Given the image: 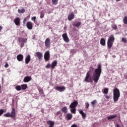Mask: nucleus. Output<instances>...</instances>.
Returning a JSON list of instances; mask_svg holds the SVG:
<instances>
[{"label": "nucleus", "mask_w": 127, "mask_h": 127, "mask_svg": "<svg viewBox=\"0 0 127 127\" xmlns=\"http://www.w3.org/2000/svg\"><path fill=\"white\" fill-rule=\"evenodd\" d=\"M31 20H32V21H34V22H35V20H36V17L35 16L32 17L31 18Z\"/></svg>", "instance_id": "obj_41"}, {"label": "nucleus", "mask_w": 127, "mask_h": 127, "mask_svg": "<svg viewBox=\"0 0 127 127\" xmlns=\"http://www.w3.org/2000/svg\"><path fill=\"white\" fill-rule=\"evenodd\" d=\"M51 67V64H48L46 66V68H47V69H49V68H50Z\"/></svg>", "instance_id": "obj_42"}, {"label": "nucleus", "mask_w": 127, "mask_h": 127, "mask_svg": "<svg viewBox=\"0 0 127 127\" xmlns=\"http://www.w3.org/2000/svg\"><path fill=\"white\" fill-rule=\"evenodd\" d=\"M113 57L114 58H116V56H113Z\"/></svg>", "instance_id": "obj_47"}, {"label": "nucleus", "mask_w": 127, "mask_h": 127, "mask_svg": "<svg viewBox=\"0 0 127 127\" xmlns=\"http://www.w3.org/2000/svg\"><path fill=\"white\" fill-rule=\"evenodd\" d=\"M115 41V37L114 35H111L107 41V47L108 49H111L113 47L114 42Z\"/></svg>", "instance_id": "obj_3"}, {"label": "nucleus", "mask_w": 127, "mask_h": 127, "mask_svg": "<svg viewBox=\"0 0 127 127\" xmlns=\"http://www.w3.org/2000/svg\"><path fill=\"white\" fill-rule=\"evenodd\" d=\"M14 23L17 26H20V18L16 17L13 20Z\"/></svg>", "instance_id": "obj_8"}, {"label": "nucleus", "mask_w": 127, "mask_h": 127, "mask_svg": "<svg viewBox=\"0 0 127 127\" xmlns=\"http://www.w3.org/2000/svg\"><path fill=\"white\" fill-rule=\"evenodd\" d=\"M47 125H49V127H53L55 125V123H54V122L52 121H48L47 122Z\"/></svg>", "instance_id": "obj_19"}, {"label": "nucleus", "mask_w": 127, "mask_h": 127, "mask_svg": "<svg viewBox=\"0 0 127 127\" xmlns=\"http://www.w3.org/2000/svg\"><path fill=\"white\" fill-rule=\"evenodd\" d=\"M53 4H55V5L58 3V0H52Z\"/></svg>", "instance_id": "obj_38"}, {"label": "nucleus", "mask_w": 127, "mask_h": 127, "mask_svg": "<svg viewBox=\"0 0 127 127\" xmlns=\"http://www.w3.org/2000/svg\"><path fill=\"white\" fill-rule=\"evenodd\" d=\"M98 102L96 100H94L92 102H91V106L93 108H95L96 107V104H97Z\"/></svg>", "instance_id": "obj_26"}, {"label": "nucleus", "mask_w": 127, "mask_h": 127, "mask_svg": "<svg viewBox=\"0 0 127 127\" xmlns=\"http://www.w3.org/2000/svg\"><path fill=\"white\" fill-rule=\"evenodd\" d=\"M26 26L28 29H29L30 30H31V29L33 28V25L32 24V22L31 21H28L27 22Z\"/></svg>", "instance_id": "obj_11"}, {"label": "nucleus", "mask_w": 127, "mask_h": 127, "mask_svg": "<svg viewBox=\"0 0 127 127\" xmlns=\"http://www.w3.org/2000/svg\"><path fill=\"white\" fill-rule=\"evenodd\" d=\"M121 0H116V1H120Z\"/></svg>", "instance_id": "obj_48"}, {"label": "nucleus", "mask_w": 127, "mask_h": 127, "mask_svg": "<svg viewBox=\"0 0 127 127\" xmlns=\"http://www.w3.org/2000/svg\"><path fill=\"white\" fill-rule=\"evenodd\" d=\"M90 106V104H89V103L86 102L85 103V108L87 109H89V107Z\"/></svg>", "instance_id": "obj_39"}, {"label": "nucleus", "mask_w": 127, "mask_h": 127, "mask_svg": "<svg viewBox=\"0 0 127 127\" xmlns=\"http://www.w3.org/2000/svg\"><path fill=\"white\" fill-rule=\"evenodd\" d=\"M27 39H24L23 38H19L18 41L20 43V46L21 48L24 46V43L26 42Z\"/></svg>", "instance_id": "obj_6"}, {"label": "nucleus", "mask_w": 127, "mask_h": 127, "mask_svg": "<svg viewBox=\"0 0 127 127\" xmlns=\"http://www.w3.org/2000/svg\"><path fill=\"white\" fill-rule=\"evenodd\" d=\"M56 66H57V61H54L52 62L51 65L52 70H53V69H54V67H56Z\"/></svg>", "instance_id": "obj_20"}, {"label": "nucleus", "mask_w": 127, "mask_h": 127, "mask_svg": "<svg viewBox=\"0 0 127 127\" xmlns=\"http://www.w3.org/2000/svg\"><path fill=\"white\" fill-rule=\"evenodd\" d=\"M61 110L63 112V113H64L65 114L68 113V109L66 106L64 107Z\"/></svg>", "instance_id": "obj_24"}, {"label": "nucleus", "mask_w": 127, "mask_h": 127, "mask_svg": "<svg viewBox=\"0 0 127 127\" xmlns=\"http://www.w3.org/2000/svg\"><path fill=\"white\" fill-rule=\"evenodd\" d=\"M39 94L42 96V97H45L44 94V92L43 91V89L41 88L39 90Z\"/></svg>", "instance_id": "obj_25"}, {"label": "nucleus", "mask_w": 127, "mask_h": 127, "mask_svg": "<svg viewBox=\"0 0 127 127\" xmlns=\"http://www.w3.org/2000/svg\"><path fill=\"white\" fill-rule=\"evenodd\" d=\"M78 106V102L76 101H73L69 105L70 108H76V107Z\"/></svg>", "instance_id": "obj_10"}, {"label": "nucleus", "mask_w": 127, "mask_h": 127, "mask_svg": "<svg viewBox=\"0 0 127 127\" xmlns=\"http://www.w3.org/2000/svg\"><path fill=\"white\" fill-rule=\"evenodd\" d=\"M121 97V93L120 90L116 87L113 89V100L115 103H117L119 101V99Z\"/></svg>", "instance_id": "obj_2"}, {"label": "nucleus", "mask_w": 127, "mask_h": 127, "mask_svg": "<svg viewBox=\"0 0 127 127\" xmlns=\"http://www.w3.org/2000/svg\"><path fill=\"white\" fill-rule=\"evenodd\" d=\"M94 70H95V68H94L93 66H91L89 67V70L87 72V73H89V74H92L91 72H94Z\"/></svg>", "instance_id": "obj_27"}, {"label": "nucleus", "mask_w": 127, "mask_h": 127, "mask_svg": "<svg viewBox=\"0 0 127 127\" xmlns=\"http://www.w3.org/2000/svg\"><path fill=\"white\" fill-rule=\"evenodd\" d=\"M15 116H16V113L15 112V108H12L11 113L9 112L7 113L6 114L4 115V117L5 118H15Z\"/></svg>", "instance_id": "obj_4"}, {"label": "nucleus", "mask_w": 127, "mask_h": 127, "mask_svg": "<svg viewBox=\"0 0 127 127\" xmlns=\"http://www.w3.org/2000/svg\"><path fill=\"white\" fill-rule=\"evenodd\" d=\"M117 117V115H111L107 117V119L108 121H111V120H114V119H116Z\"/></svg>", "instance_id": "obj_22"}, {"label": "nucleus", "mask_w": 127, "mask_h": 127, "mask_svg": "<svg viewBox=\"0 0 127 127\" xmlns=\"http://www.w3.org/2000/svg\"><path fill=\"white\" fill-rule=\"evenodd\" d=\"M35 56H37L39 60H41L42 59V58L43 57L42 53H40V52H36L35 53Z\"/></svg>", "instance_id": "obj_12"}, {"label": "nucleus", "mask_w": 127, "mask_h": 127, "mask_svg": "<svg viewBox=\"0 0 127 127\" xmlns=\"http://www.w3.org/2000/svg\"><path fill=\"white\" fill-rule=\"evenodd\" d=\"M103 94H105V95L108 94V93H109V88H105L104 89L103 91H102Z\"/></svg>", "instance_id": "obj_30"}, {"label": "nucleus", "mask_w": 127, "mask_h": 127, "mask_svg": "<svg viewBox=\"0 0 127 127\" xmlns=\"http://www.w3.org/2000/svg\"><path fill=\"white\" fill-rule=\"evenodd\" d=\"M112 28L113 29H114V30H116L118 29V26H117V25H116V24H113V25H112Z\"/></svg>", "instance_id": "obj_36"}, {"label": "nucleus", "mask_w": 127, "mask_h": 127, "mask_svg": "<svg viewBox=\"0 0 127 127\" xmlns=\"http://www.w3.org/2000/svg\"><path fill=\"white\" fill-rule=\"evenodd\" d=\"M65 118L67 121H70L73 118V115L70 113H68L66 114Z\"/></svg>", "instance_id": "obj_21"}, {"label": "nucleus", "mask_w": 127, "mask_h": 127, "mask_svg": "<svg viewBox=\"0 0 127 127\" xmlns=\"http://www.w3.org/2000/svg\"><path fill=\"white\" fill-rule=\"evenodd\" d=\"M50 41H51L50 39H49V38H47L46 39L45 41V44L47 48H48V47H50V45L51 44V42Z\"/></svg>", "instance_id": "obj_9"}, {"label": "nucleus", "mask_w": 127, "mask_h": 127, "mask_svg": "<svg viewBox=\"0 0 127 127\" xmlns=\"http://www.w3.org/2000/svg\"><path fill=\"white\" fill-rule=\"evenodd\" d=\"M30 60H31V59L30 58V55H28L26 57V58L25 59V64H28V63H29V62H30Z\"/></svg>", "instance_id": "obj_18"}, {"label": "nucleus", "mask_w": 127, "mask_h": 127, "mask_svg": "<svg viewBox=\"0 0 127 127\" xmlns=\"http://www.w3.org/2000/svg\"><path fill=\"white\" fill-rule=\"evenodd\" d=\"M63 39L65 42H69V38H68V35L67 33H64L62 35Z\"/></svg>", "instance_id": "obj_14"}, {"label": "nucleus", "mask_w": 127, "mask_h": 127, "mask_svg": "<svg viewBox=\"0 0 127 127\" xmlns=\"http://www.w3.org/2000/svg\"><path fill=\"white\" fill-rule=\"evenodd\" d=\"M82 24V22L78 21H76L74 22L73 24L72 25L73 26H75V27L79 28L80 26H81V25Z\"/></svg>", "instance_id": "obj_13"}, {"label": "nucleus", "mask_w": 127, "mask_h": 127, "mask_svg": "<svg viewBox=\"0 0 127 127\" xmlns=\"http://www.w3.org/2000/svg\"><path fill=\"white\" fill-rule=\"evenodd\" d=\"M100 44L102 45V46H105L106 45V40L104 38H101L100 40Z\"/></svg>", "instance_id": "obj_23"}, {"label": "nucleus", "mask_w": 127, "mask_h": 127, "mask_svg": "<svg viewBox=\"0 0 127 127\" xmlns=\"http://www.w3.org/2000/svg\"><path fill=\"white\" fill-rule=\"evenodd\" d=\"M29 18V16H27L26 18H25L23 21V24H25V22H26L27 19Z\"/></svg>", "instance_id": "obj_37"}, {"label": "nucleus", "mask_w": 127, "mask_h": 127, "mask_svg": "<svg viewBox=\"0 0 127 127\" xmlns=\"http://www.w3.org/2000/svg\"><path fill=\"white\" fill-rule=\"evenodd\" d=\"M101 73L102 65L99 64L98 65L97 68L95 69L94 72L93 73V76H92V74L87 72L84 81L86 83H93V80L95 82L97 83L99 79H100Z\"/></svg>", "instance_id": "obj_1"}, {"label": "nucleus", "mask_w": 127, "mask_h": 127, "mask_svg": "<svg viewBox=\"0 0 127 127\" xmlns=\"http://www.w3.org/2000/svg\"><path fill=\"white\" fill-rule=\"evenodd\" d=\"M70 112L72 114H76V108H70Z\"/></svg>", "instance_id": "obj_34"}, {"label": "nucleus", "mask_w": 127, "mask_h": 127, "mask_svg": "<svg viewBox=\"0 0 127 127\" xmlns=\"http://www.w3.org/2000/svg\"><path fill=\"white\" fill-rule=\"evenodd\" d=\"M18 13H24L25 12V9L24 8H22V9H18Z\"/></svg>", "instance_id": "obj_31"}, {"label": "nucleus", "mask_w": 127, "mask_h": 127, "mask_svg": "<svg viewBox=\"0 0 127 127\" xmlns=\"http://www.w3.org/2000/svg\"><path fill=\"white\" fill-rule=\"evenodd\" d=\"M123 42H124V43H127V39L125 38H123L122 39Z\"/></svg>", "instance_id": "obj_43"}, {"label": "nucleus", "mask_w": 127, "mask_h": 127, "mask_svg": "<svg viewBox=\"0 0 127 127\" xmlns=\"http://www.w3.org/2000/svg\"><path fill=\"white\" fill-rule=\"evenodd\" d=\"M75 16V14L72 12L70 14H69L68 16V20L70 21V20H72V19H74V17Z\"/></svg>", "instance_id": "obj_16"}, {"label": "nucleus", "mask_w": 127, "mask_h": 127, "mask_svg": "<svg viewBox=\"0 0 127 127\" xmlns=\"http://www.w3.org/2000/svg\"><path fill=\"white\" fill-rule=\"evenodd\" d=\"M44 15H45V13H44V12H43V11H42L41 12H40V18L42 19L43 18V17H44Z\"/></svg>", "instance_id": "obj_35"}, {"label": "nucleus", "mask_w": 127, "mask_h": 127, "mask_svg": "<svg viewBox=\"0 0 127 127\" xmlns=\"http://www.w3.org/2000/svg\"><path fill=\"white\" fill-rule=\"evenodd\" d=\"M15 89L17 91H21V86H20V85H17L15 87Z\"/></svg>", "instance_id": "obj_33"}, {"label": "nucleus", "mask_w": 127, "mask_h": 127, "mask_svg": "<svg viewBox=\"0 0 127 127\" xmlns=\"http://www.w3.org/2000/svg\"><path fill=\"white\" fill-rule=\"evenodd\" d=\"M21 90H26L27 89V84H22L21 85Z\"/></svg>", "instance_id": "obj_28"}, {"label": "nucleus", "mask_w": 127, "mask_h": 127, "mask_svg": "<svg viewBox=\"0 0 127 127\" xmlns=\"http://www.w3.org/2000/svg\"><path fill=\"white\" fill-rule=\"evenodd\" d=\"M123 22L124 24L127 25V16H125L123 19Z\"/></svg>", "instance_id": "obj_32"}, {"label": "nucleus", "mask_w": 127, "mask_h": 127, "mask_svg": "<svg viewBox=\"0 0 127 127\" xmlns=\"http://www.w3.org/2000/svg\"><path fill=\"white\" fill-rule=\"evenodd\" d=\"M9 65L8 64L6 63L4 65V67L5 68H7V67H8Z\"/></svg>", "instance_id": "obj_44"}, {"label": "nucleus", "mask_w": 127, "mask_h": 127, "mask_svg": "<svg viewBox=\"0 0 127 127\" xmlns=\"http://www.w3.org/2000/svg\"><path fill=\"white\" fill-rule=\"evenodd\" d=\"M105 98H106V99H110V96L108 95H105Z\"/></svg>", "instance_id": "obj_45"}, {"label": "nucleus", "mask_w": 127, "mask_h": 127, "mask_svg": "<svg viewBox=\"0 0 127 127\" xmlns=\"http://www.w3.org/2000/svg\"><path fill=\"white\" fill-rule=\"evenodd\" d=\"M71 127H77V125L73 124L71 126Z\"/></svg>", "instance_id": "obj_46"}, {"label": "nucleus", "mask_w": 127, "mask_h": 127, "mask_svg": "<svg viewBox=\"0 0 127 127\" xmlns=\"http://www.w3.org/2000/svg\"><path fill=\"white\" fill-rule=\"evenodd\" d=\"M17 60L20 62L23 61V55L22 54H19L17 56Z\"/></svg>", "instance_id": "obj_17"}, {"label": "nucleus", "mask_w": 127, "mask_h": 127, "mask_svg": "<svg viewBox=\"0 0 127 127\" xmlns=\"http://www.w3.org/2000/svg\"><path fill=\"white\" fill-rule=\"evenodd\" d=\"M3 113H4V111L3 109H0V117L3 114Z\"/></svg>", "instance_id": "obj_40"}, {"label": "nucleus", "mask_w": 127, "mask_h": 127, "mask_svg": "<svg viewBox=\"0 0 127 127\" xmlns=\"http://www.w3.org/2000/svg\"><path fill=\"white\" fill-rule=\"evenodd\" d=\"M79 114H80V115H81L82 118L84 119V118H86V114H85L84 113V112H83V110H79Z\"/></svg>", "instance_id": "obj_29"}, {"label": "nucleus", "mask_w": 127, "mask_h": 127, "mask_svg": "<svg viewBox=\"0 0 127 127\" xmlns=\"http://www.w3.org/2000/svg\"><path fill=\"white\" fill-rule=\"evenodd\" d=\"M44 58L46 62L50 60V52H49V51H47L45 53Z\"/></svg>", "instance_id": "obj_5"}, {"label": "nucleus", "mask_w": 127, "mask_h": 127, "mask_svg": "<svg viewBox=\"0 0 127 127\" xmlns=\"http://www.w3.org/2000/svg\"><path fill=\"white\" fill-rule=\"evenodd\" d=\"M55 90H56V91H58L59 92H64L65 91V89L66 88H65V86H56L54 87Z\"/></svg>", "instance_id": "obj_7"}, {"label": "nucleus", "mask_w": 127, "mask_h": 127, "mask_svg": "<svg viewBox=\"0 0 127 127\" xmlns=\"http://www.w3.org/2000/svg\"><path fill=\"white\" fill-rule=\"evenodd\" d=\"M31 79H32L31 76H25L23 79V82H24V83H28V82L31 81Z\"/></svg>", "instance_id": "obj_15"}]
</instances>
